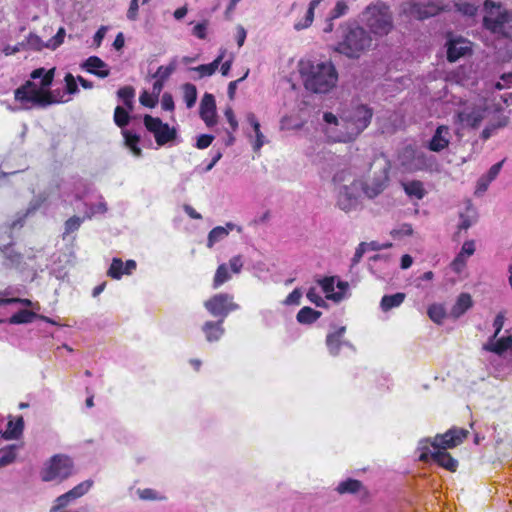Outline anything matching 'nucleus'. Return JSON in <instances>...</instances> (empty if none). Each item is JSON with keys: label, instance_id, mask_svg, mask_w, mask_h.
I'll use <instances>...</instances> for the list:
<instances>
[{"label": "nucleus", "instance_id": "nucleus-1", "mask_svg": "<svg viewBox=\"0 0 512 512\" xmlns=\"http://www.w3.org/2000/svg\"><path fill=\"white\" fill-rule=\"evenodd\" d=\"M55 68L45 70L37 68L30 74L32 80H27L23 85L14 91V98L21 103H32L37 107H47L60 103L52 91L48 90L53 82Z\"/></svg>", "mask_w": 512, "mask_h": 512}, {"label": "nucleus", "instance_id": "nucleus-2", "mask_svg": "<svg viewBox=\"0 0 512 512\" xmlns=\"http://www.w3.org/2000/svg\"><path fill=\"white\" fill-rule=\"evenodd\" d=\"M299 66L304 87L312 93L326 94L338 82V72L331 61H300Z\"/></svg>", "mask_w": 512, "mask_h": 512}, {"label": "nucleus", "instance_id": "nucleus-3", "mask_svg": "<svg viewBox=\"0 0 512 512\" xmlns=\"http://www.w3.org/2000/svg\"><path fill=\"white\" fill-rule=\"evenodd\" d=\"M468 435L467 429L458 427H452L443 434H437L431 441V446L435 448L434 462L450 472H456L458 461L447 452V449L462 444Z\"/></svg>", "mask_w": 512, "mask_h": 512}, {"label": "nucleus", "instance_id": "nucleus-4", "mask_svg": "<svg viewBox=\"0 0 512 512\" xmlns=\"http://www.w3.org/2000/svg\"><path fill=\"white\" fill-rule=\"evenodd\" d=\"M372 45V37L361 26H349L343 41L338 44V51L349 58H358Z\"/></svg>", "mask_w": 512, "mask_h": 512}, {"label": "nucleus", "instance_id": "nucleus-5", "mask_svg": "<svg viewBox=\"0 0 512 512\" xmlns=\"http://www.w3.org/2000/svg\"><path fill=\"white\" fill-rule=\"evenodd\" d=\"M373 110L367 105L360 104L353 107L346 115L341 117L346 129V135L341 136L338 141H353L361 132H363L371 123Z\"/></svg>", "mask_w": 512, "mask_h": 512}, {"label": "nucleus", "instance_id": "nucleus-6", "mask_svg": "<svg viewBox=\"0 0 512 512\" xmlns=\"http://www.w3.org/2000/svg\"><path fill=\"white\" fill-rule=\"evenodd\" d=\"M366 25L376 35H387L392 27V16L385 4L369 5L363 12Z\"/></svg>", "mask_w": 512, "mask_h": 512}, {"label": "nucleus", "instance_id": "nucleus-7", "mask_svg": "<svg viewBox=\"0 0 512 512\" xmlns=\"http://www.w3.org/2000/svg\"><path fill=\"white\" fill-rule=\"evenodd\" d=\"M74 472L72 458L64 454L52 456L41 471V479L44 482H62L69 478Z\"/></svg>", "mask_w": 512, "mask_h": 512}, {"label": "nucleus", "instance_id": "nucleus-8", "mask_svg": "<svg viewBox=\"0 0 512 512\" xmlns=\"http://www.w3.org/2000/svg\"><path fill=\"white\" fill-rule=\"evenodd\" d=\"M204 307L210 315L222 321H224L231 312L240 308V306L234 302V296L228 293H218L211 296L204 302Z\"/></svg>", "mask_w": 512, "mask_h": 512}, {"label": "nucleus", "instance_id": "nucleus-9", "mask_svg": "<svg viewBox=\"0 0 512 512\" xmlns=\"http://www.w3.org/2000/svg\"><path fill=\"white\" fill-rule=\"evenodd\" d=\"M145 128L154 135L157 145L164 146L176 139L177 131L168 123H163L158 117L146 114L143 118Z\"/></svg>", "mask_w": 512, "mask_h": 512}, {"label": "nucleus", "instance_id": "nucleus-10", "mask_svg": "<svg viewBox=\"0 0 512 512\" xmlns=\"http://www.w3.org/2000/svg\"><path fill=\"white\" fill-rule=\"evenodd\" d=\"M389 182V165L386 164L382 167L378 174H376L372 179L367 180L364 183H360L361 188L364 194L373 199L380 195L388 186Z\"/></svg>", "mask_w": 512, "mask_h": 512}, {"label": "nucleus", "instance_id": "nucleus-11", "mask_svg": "<svg viewBox=\"0 0 512 512\" xmlns=\"http://www.w3.org/2000/svg\"><path fill=\"white\" fill-rule=\"evenodd\" d=\"M485 112V108H482L480 106H467L463 110L458 111L456 113L455 122L465 127L476 129L484 120Z\"/></svg>", "mask_w": 512, "mask_h": 512}, {"label": "nucleus", "instance_id": "nucleus-12", "mask_svg": "<svg viewBox=\"0 0 512 512\" xmlns=\"http://www.w3.org/2000/svg\"><path fill=\"white\" fill-rule=\"evenodd\" d=\"M360 187L358 181H353L350 185L343 186L337 197V206L345 211L350 212L355 210L358 206V195L357 191Z\"/></svg>", "mask_w": 512, "mask_h": 512}, {"label": "nucleus", "instance_id": "nucleus-13", "mask_svg": "<svg viewBox=\"0 0 512 512\" xmlns=\"http://www.w3.org/2000/svg\"><path fill=\"white\" fill-rule=\"evenodd\" d=\"M200 118L208 127H212L217 123L216 102L210 93H205L201 99L199 107Z\"/></svg>", "mask_w": 512, "mask_h": 512}, {"label": "nucleus", "instance_id": "nucleus-14", "mask_svg": "<svg viewBox=\"0 0 512 512\" xmlns=\"http://www.w3.org/2000/svg\"><path fill=\"white\" fill-rule=\"evenodd\" d=\"M446 45L447 60L451 63L471 52L470 42L463 38L450 39Z\"/></svg>", "mask_w": 512, "mask_h": 512}, {"label": "nucleus", "instance_id": "nucleus-15", "mask_svg": "<svg viewBox=\"0 0 512 512\" xmlns=\"http://www.w3.org/2000/svg\"><path fill=\"white\" fill-rule=\"evenodd\" d=\"M450 144V129L446 125H440L436 128L427 148L432 152H441Z\"/></svg>", "mask_w": 512, "mask_h": 512}, {"label": "nucleus", "instance_id": "nucleus-16", "mask_svg": "<svg viewBox=\"0 0 512 512\" xmlns=\"http://www.w3.org/2000/svg\"><path fill=\"white\" fill-rule=\"evenodd\" d=\"M81 68L99 78H106L110 75V69L108 68V65L98 56L88 57L81 64Z\"/></svg>", "mask_w": 512, "mask_h": 512}, {"label": "nucleus", "instance_id": "nucleus-17", "mask_svg": "<svg viewBox=\"0 0 512 512\" xmlns=\"http://www.w3.org/2000/svg\"><path fill=\"white\" fill-rule=\"evenodd\" d=\"M475 252V243L473 240L465 241L460 252L451 263V268L456 273H460L466 266V260Z\"/></svg>", "mask_w": 512, "mask_h": 512}, {"label": "nucleus", "instance_id": "nucleus-18", "mask_svg": "<svg viewBox=\"0 0 512 512\" xmlns=\"http://www.w3.org/2000/svg\"><path fill=\"white\" fill-rule=\"evenodd\" d=\"M224 321H206L202 326V331L208 342L219 341L224 335L225 329L223 327Z\"/></svg>", "mask_w": 512, "mask_h": 512}, {"label": "nucleus", "instance_id": "nucleus-19", "mask_svg": "<svg viewBox=\"0 0 512 512\" xmlns=\"http://www.w3.org/2000/svg\"><path fill=\"white\" fill-rule=\"evenodd\" d=\"M346 332V327H338L335 331L330 332L326 336V346L331 355L337 356L342 347V338Z\"/></svg>", "mask_w": 512, "mask_h": 512}, {"label": "nucleus", "instance_id": "nucleus-20", "mask_svg": "<svg viewBox=\"0 0 512 512\" xmlns=\"http://www.w3.org/2000/svg\"><path fill=\"white\" fill-rule=\"evenodd\" d=\"M473 306V300L469 293H461L453 307L451 308V316L453 318H459L465 314Z\"/></svg>", "mask_w": 512, "mask_h": 512}, {"label": "nucleus", "instance_id": "nucleus-21", "mask_svg": "<svg viewBox=\"0 0 512 512\" xmlns=\"http://www.w3.org/2000/svg\"><path fill=\"white\" fill-rule=\"evenodd\" d=\"M235 228V224L228 222L226 226H217L214 227L208 234L207 238V247L212 248L215 243L223 240L225 237L229 235V232Z\"/></svg>", "mask_w": 512, "mask_h": 512}, {"label": "nucleus", "instance_id": "nucleus-22", "mask_svg": "<svg viewBox=\"0 0 512 512\" xmlns=\"http://www.w3.org/2000/svg\"><path fill=\"white\" fill-rule=\"evenodd\" d=\"M24 429V420L22 416H19L15 421L10 420L7 424L6 430L3 432V438L7 440L18 439Z\"/></svg>", "mask_w": 512, "mask_h": 512}, {"label": "nucleus", "instance_id": "nucleus-23", "mask_svg": "<svg viewBox=\"0 0 512 512\" xmlns=\"http://www.w3.org/2000/svg\"><path fill=\"white\" fill-rule=\"evenodd\" d=\"M405 293L398 292L392 295H384L380 302L382 311L387 312L395 307H399L405 300Z\"/></svg>", "mask_w": 512, "mask_h": 512}, {"label": "nucleus", "instance_id": "nucleus-24", "mask_svg": "<svg viewBox=\"0 0 512 512\" xmlns=\"http://www.w3.org/2000/svg\"><path fill=\"white\" fill-rule=\"evenodd\" d=\"M321 315L322 313L320 311L305 306L298 311L296 319L300 324H312L316 322Z\"/></svg>", "mask_w": 512, "mask_h": 512}, {"label": "nucleus", "instance_id": "nucleus-25", "mask_svg": "<svg viewBox=\"0 0 512 512\" xmlns=\"http://www.w3.org/2000/svg\"><path fill=\"white\" fill-rule=\"evenodd\" d=\"M362 488L363 484L361 481L357 479L348 478L338 484L336 491L339 494H355L360 492Z\"/></svg>", "mask_w": 512, "mask_h": 512}, {"label": "nucleus", "instance_id": "nucleus-26", "mask_svg": "<svg viewBox=\"0 0 512 512\" xmlns=\"http://www.w3.org/2000/svg\"><path fill=\"white\" fill-rule=\"evenodd\" d=\"M403 189L408 196L415 197L418 200L424 198L426 194L423 183L419 180L403 183Z\"/></svg>", "mask_w": 512, "mask_h": 512}, {"label": "nucleus", "instance_id": "nucleus-27", "mask_svg": "<svg viewBox=\"0 0 512 512\" xmlns=\"http://www.w3.org/2000/svg\"><path fill=\"white\" fill-rule=\"evenodd\" d=\"M222 59H223V53L220 54L216 59H214L211 63L209 64H201L197 67H192L191 70L193 71H197L199 73V76L202 78V77H206V76H211L213 75L216 70L218 69L219 65L221 64L222 62Z\"/></svg>", "mask_w": 512, "mask_h": 512}, {"label": "nucleus", "instance_id": "nucleus-28", "mask_svg": "<svg viewBox=\"0 0 512 512\" xmlns=\"http://www.w3.org/2000/svg\"><path fill=\"white\" fill-rule=\"evenodd\" d=\"M125 145L132 151L135 156H141L142 150L139 147L140 136L129 130H122Z\"/></svg>", "mask_w": 512, "mask_h": 512}, {"label": "nucleus", "instance_id": "nucleus-29", "mask_svg": "<svg viewBox=\"0 0 512 512\" xmlns=\"http://www.w3.org/2000/svg\"><path fill=\"white\" fill-rule=\"evenodd\" d=\"M0 251L4 254L6 259V266H18L22 261V254L12 249V244L0 246Z\"/></svg>", "mask_w": 512, "mask_h": 512}, {"label": "nucleus", "instance_id": "nucleus-30", "mask_svg": "<svg viewBox=\"0 0 512 512\" xmlns=\"http://www.w3.org/2000/svg\"><path fill=\"white\" fill-rule=\"evenodd\" d=\"M117 96L128 110L134 109L135 89L132 86L121 87L117 91Z\"/></svg>", "mask_w": 512, "mask_h": 512}, {"label": "nucleus", "instance_id": "nucleus-31", "mask_svg": "<svg viewBox=\"0 0 512 512\" xmlns=\"http://www.w3.org/2000/svg\"><path fill=\"white\" fill-rule=\"evenodd\" d=\"M183 100L187 108H192L197 101V88L194 84L185 83L182 85Z\"/></svg>", "mask_w": 512, "mask_h": 512}, {"label": "nucleus", "instance_id": "nucleus-32", "mask_svg": "<svg viewBox=\"0 0 512 512\" xmlns=\"http://www.w3.org/2000/svg\"><path fill=\"white\" fill-rule=\"evenodd\" d=\"M35 317H36V314L33 311L28 310V309H22V310L16 312L15 314H13L9 318V323L10 324L31 323Z\"/></svg>", "mask_w": 512, "mask_h": 512}, {"label": "nucleus", "instance_id": "nucleus-33", "mask_svg": "<svg viewBox=\"0 0 512 512\" xmlns=\"http://www.w3.org/2000/svg\"><path fill=\"white\" fill-rule=\"evenodd\" d=\"M512 347V336L501 337L493 345L485 346V349L496 354H502Z\"/></svg>", "mask_w": 512, "mask_h": 512}, {"label": "nucleus", "instance_id": "nucleus-34", "mask_svg": "<svg viewBox=\"0 0 512 512\" xmlns=\"http://www.w3.org/2000/svg\"><path fill=\"white\" fill-rule=\"evenodd\" d=\"M130 110L127 108L117 106L114 110V122L119 128H124L129 124L130 116H129Z\"/></svg>", "mask_w": 512, "mask_h": 512}, {"label": "nucleus", "instance_id": "nucleus-35", "mask_svg": "<svg viewBox=\"0 0 512 512\" xmlns=\"http://www.w3.org/2000/svg\"><path fill=\"white\" fill-rule=\"evenodd\" d=\"M321 1L322 0H312L309 3V7H308V10L305 15L304 23H296L295 24L296 30L305 29L312 24L313 19H314V11H315L316 7L320 4Z\"/></svg>", "mask_w": 512, "mask_h": 512}, {"label": "nucleus", "instance_id": "nucleus-36", "mask_svg": "<svg viewBox=\"0 0 512 512\" xmlns=\"http://www.w3.org/2000/svg\"><path fill=\"white\" fill-rule=\"evenodd\" d=\"M230 279V274L228 272V268L226 264H220L215 272L213 279V288L217 289L225 282Z\"/></svg>", "mask_w": 512, "mask_h": 512}, {"label": "nucleus", "instance_id": "nucleus-37", "mask_svg": "<svg viewBox=\"0 0 512 512\" xmlns=\"http://www.w3.org/2000/svg\"><path fill=\"white\" fill-rule=\"evenodd\" d=\"M427 313L429 318L437 324H441L446 317L445 309L440 304L430 305Z\"/></svg>", "mask_w": 512, "mask_h": 512}, {"label": "nucleus", "instance_id": "nucleus-38", "mask_svg": "<svg viewBox=\"0 0 512 512\" xmlns=\"http://www.w3.org/2000/svg\"><path fill=\"white\" fill-rule=\"evenodd\" d=\"M16 459V446L11 445L0 450V468L13 463Z\"/></svg>", "mask_w": 512, "mask_h": 512}, {"label": "nucleus", "instance_id": "nucleus-39", "mask_svg": "<svg viewBox=\"0 0 512 512\" xmlns=\"http://www.w3.org/2000/svg\"><path fill=\"white\" fill-rule=\"evenodd\" d=\"M124 272V263L120 258H113L112 263L109 267L107 275L112 279H120Z\"/></svg>", "mask_w": 512, "mask_h": 512}, {"label": "nucleus", "instance_id": "nucleus-40", "mask_svg": "<svg viewBox=\"0 0 512 512\" xmlns=\"http://www.w3.org/2000/svg\"><path fill=\"white\" fill-rule=\"evenodd\" d=\"M92 486V481H84L76 485L74 488L67 492L68 496L73 500H76L86 494Z\"/></svg>", "mask_w": 512, "mask_h": 512}, {"label": "nucleus", "instance_id": "nucleus-41", "mask_svg": "<svg viewBox=\"0 0 512 512\" xmlns=\"http://www.w3.org/2000/svg\"><path fill=\"white\" fill-rule=\"evenodd\" d=\"M323 291L326 293L328 299L339 300L341 297L339 294H334V278L325 277L319 281Z\"/></svg>", "mask_w": 512, "mask_h": 512}, {"label": "nucleus", "instance_id": "nucleus-42", "mask_svg": "<svg viewBox=\"0 0 512 512\" xmlns=\"http://www.w3.org/2000/svg\"><path fill=\"white\" fill-rule=\"evenodd\" d=\"M83 220L84 219L79 216H72L67 219L64 224V235H69L77 231L80 228Z\"/></svg>", "mask_w": 512, "mask_h": 512}, {"label": "nucleus", "instance_id": "nucleus-43", "mask_svg": "<svg viewBox=\"0 0 512 512\" xmlns=\"http://www.w3.org/2000/svg\"><path fill=\"white\" fill-rule=\"evenodd\" d=\"M27 46L29 49L34 51H41L42 49L47 48L46 43L43 42V40L37 34L34 33H30L28 35Z\"/></svg>", "mask_w": 512, "mask_h": 512}, {"label": "nucleus", "instance_id": "nucleus-44", "mask_svg": "<svg viewBox=\"0 0 512 512\" xmlns=\"http://www.w3.org/2000/svg\"><path fill=\"white\" fill-rule=\"evenodd\" d=\"M65 33V29L60 27L55 36L46 42V47L52 50L58 48L64 41Z\"/></svg>", "mask_w": 512, "mask_h": 512}, {"label": "nucleus", "instance_id": "nucleus-45", "mask_svg": "<svg viewBox=\"0 0 512 512\" xmlns=\"http://www.w3.org/2000/svg\"><path fill=\"white\" fill-rule=\"evenodd\" d=\"M174 70H175L174 63H171L168 66H159L156 73L153 75V77L165 82L170 77V75L174 72Z\"/></svg>", "mask_w": 512, "mask_h": 512}, {"label": "nucleus", "instance_id": "nucleus-46", "mask_svg": "<svg viewBox=\"0 0 512 512\" xmlns=\"http://www.w3.org/2000/svg\"><path fill=\"white\" fill-rule=\"evenodd\" d=\"M71 501H73V499L68 496L67 492L58 496L55 499L54 504L50 509V512H58L62 510L63 508L68 506Z\"/></svg>", "mask_w": 512, "mask_h": 512}, {"label": "nucleus", "instance_id": "nucleus-47", "mask_svg": "<svg viewBox=\"0 0 512 512\" xmlns=\"http://www.w3.org/2000/svg\"><path fill=\"white\" fill-rule=\"evenodd\" d=\"M208 20L197 23L192 28V35L198 39L204 40L207 37Z\"/></svg>", "mask_w": 512, "mask_h": 512}, {"label": "nucleus", "instance_id": "nucleus-48", "mask_svg": "<svg viewBox=\"0 0 512 512\" xmlns=\"http://www.w3.org/2000/svg\"><path fill=\"white\" fill-rule=\"evenodd\" d=\"M157 100L158 98L156 96L149 94L146 90H144L139 97L141 105L148 108H153L157 104Z\"/></svg>", "mask_w": 512, "mask_h": 512}, {"label": "nucleus", "instance_id": "nucleus-49", "mask_svg": "<svg viewBox=\"0 0 512 512\" xmlns=\"http://www.w3.org/2000/svg\"><path fill=\"white\" fill-rule=\"evenodd\" d=\"M420 455H419V460L422 461V462H428V461H433L434 462V452H435V448H433L431 445L430 446H427V445H422L420 448Z\"/></svg>", "mask_w": 512, "mask_h": 512}, {"label": "nucleus", "instance_id": "nucleus-50", "mask_svg": "<svg viewBox=\"0 0 512 512\" xmlns=\"http://www.w3.org/2000/svg\"><path fill=\"white\" fill-rule=\"evenodd\" d=\"M348 11V5L343 1H338L330 13L331 19H337L345 15Z\"/></svg>", "mask_w": 512, "mask_h": 512}, {"label": "nucleus", "instance_id": "nucleus-51", "mask_svg": "<svg viewBox=\"0 0 512 512\" xmlns=\"http://www.w3.org/2000/svg\"><path fill=\"white\" fill-rule=\"evenodd\" d=\"M66 91L68 94H75L79 91L77 79L71 73L66 74L65 78Z\"/></svg>", "mask_w": 512, "mask_h": 512}, {"label": "nucleus", "instance_id": "nucleus-52", "mask_svg": "<svg viewBox=\"0 0 512 512\" xmlns=\"http://www.w3.org/2000/svg\"><path fill=\"white\" fill-rule=\"evenodd\" d=\"M306 296L310 302L314 303L318 307H322L325 304V301L319 295L315 288H310Z\"/></svg>", "mask_w": 512, "mask_h": 512}, {"label": "nucleus", "instance_id": "nucleus-53", "mask_svg": "<svg viewBox=\"0 0 512 512\" xmlns=\"http://www.w3.org/2000/svg\"><path fill=\"white\" fill-rule=\"evenodd\" d=\"M214 136L210 134H202L197 138L196 147L198 149H205L211 145Z\"/></svg>", "mask_w": 512, "mask_h": 512}, {"label": "nucleus", "instance_id": "nucleus-54", "mask_svg": "<svg viewBox=\"0 0 512 512\" xmlns=\"http://www.w3.org/2000/svg\"><path fill=\"white\" fill-rule=\"evenodd\" d=\"M302 294L299 289H294L291 293L288 294L284 303L286 305H298L300 303V299Z\"/></svg>", "mask_w": 512, "mask_h": 512}, {"label": "nucleus", "instance_id": "nucleus-55", "mask_svg": "<svg viewBox=\"0 0 512 512\" xmlns=\"http://www.w3.org/2000/svg\"><path fill=\"white\" fill-rule=\"evenodd\" d=\"M502 165H503V161H500L490 167V169L488 170V172L485 176V178H487V182L493 181L498 176V174L502 168Z\"/></svg>", "mask_w": 512, "mask_h": 512}, {"label": "nucleus", "instance_id": "nucleus-56", "mask_svg": "<svg viewBox=\"0 0 512 512\" xmlns=\"http://www.w3.org/2000/svg\"><path fill=\"white\" fill-rule=\"evenodd\" d=\"M162 109L173 111L175 108L173 97L170 93H164L161 100Z\"/></svg>", "mask_w": 512, "mask_h": 512}, {"label": "nucleus", "instance_id": "nucleus-57", "mask_svg": "<svg viewBox=\"0 0 512 512\" xmlns=\"http://www.w3.org/2000/svg\"><path fill=\"white\" fill-rule=\"evenodd\" d=\"M225 117L227 119V121L229 122L230 126H231V129L232 131H236L238 129V121L235 117V114H234V111L231 107H227L225 109Z\"/></svg>", "mask_w": 512, "mask_h": 512}, {"label": "nucleus", "instance_id": "nucleus-58", "mask_svg": "<svg viewBox=\"0 0 512 512\" xmlns=\"http://www.w3.org/2000/svg\"><path fill=\"white\" fill-rule=\"evenodd\" d=\"M138 494H139V497L142 500H157V499H160L157 496V492L155 490H153V489H150V488L139 490Z\"/></svg>", "mask_w": 512, "mask_h": 512}, {"label": "nucleus", "instance_id": "nucleus-59", "mask_svg": "<svg viewBox=\"0 0 512 512\" xmlns=\"http://www.w3.org/2000/svg\"><path fill=\"white\" fill-rule=\"evenodd\" d=\"M229 265L234 273H239L243 267L242 257L240 255L232 257L229 260Z\"/></svg>", "mask_w": 512, "mask_h": 512}, {"label": "nucleus", "instance_id": "nucleus-60", "mask_svg": "<svg viewBox=\"0 0 512 512\" xmlns=\"http://www.w3.org/2000/svg\"><path fill=\"white\" fill-rule=\"evenodd\" d=\"M502 125L501 124H490V125H487L483 130H482V133H481V138L486 141L488 140L492 135L493 133L498 129L500 128Z\"/></svg>", "mask_w": 512, "mask_h": 512}, {"label": "nucleus", "instance_id": "nucleus-61", "mask_svg": "<svg viewBox=\"0 0 512 512\" xmlns=\"http://www.w3.org/2000/svg\"><path fill=\"white\" fill-rule=\"evenodd\" d=\"M504 320H505V316H504L503 312L498 313L497 316L495 317L494 322H493V327L495 328L494 337H496L502 330V328L504 326Z\"/></svg>", "mask_w": 512, "mask_h": 512}, {"label": "nucleus", "instance_id": "nucleus-62", "mask_svg": "<svg viewBox=\"0 0 512 512\" xmlns=\"http://www.w3.org/2000/svg\"><path fill=\"white\" fill-rule=\"evenodd\" d=\"M138 9H139L138 0H131L130 6H129V9L127 12V18L129 20H136L137 14H138Z\"/></svg>", "mask_w": 512, "mask_h": 512}, {"label": "nucleus", "instance_id": "nucleus-63", "mask_svg": "<svg viewBox=\"0 0 512 512\" xmlns=\"http://www.w3.org/2000/svg\"><path fill=\"white\" fill-rule=\"evenodd\" d=\"M406 152H410L411 155L413 156V158L415 160H417L419 164H421V165L425 164V162H426L425 153H423L421 151H417V150L413 149L412 147H407Z\"/></svg>", "mask_w": 512, "mask_h": 512}, {"label": "nucleus", "instance_id": "nucleus-64", "mask_svg": "<svg viewBox=\"0 0 512 512\" xmlns=\"http://www.w3.org/2000/svg\"><path fill=\"white\" fill-rule=\"evenodd\" d=\"M458 10L465 15L473 16L476 12V7L470 3H462L458 5Z\"/></svg>", "mask_w": 512, "mask_h": 512}]
</instances>
